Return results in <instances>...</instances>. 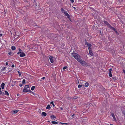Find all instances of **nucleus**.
I'll return each mask as SVG.
<instances>
[{"mask_svg":"<svg viewBox=\"0 0 125 125\" xmlns=\"http://www.w3.org/2000/svg\"><path fill=\"white\" fill-rule=\"evenodd\" d=\"M25 56V54L22 52H21V54L20 55V57H23Z\"/></svg>","mask_w":125,"mask_h":125,"instance_id":"obj_6","label":"nucleus"},{"mask_svg":"<svg viewBox=\"0 0 125 125\" xmlns=\"http://www.w3.org/2000/svg\"><path fill=\"white\" fill-rule=\"evenodd\" d=\"M101 32V31H100V32Z\"/></svg>","mask_w":125,"mask_h":125,"instance_id":"obj_57","label":"nucleus"},{"mask_svg":"<svg viewBox=\"0 0 125 125\" xmlns=\"http://www.w3.org/2000/svg\"><path fill=\"white\" fill-rule=\"evenodd\" d=\"M19 51H21V50L20 49H19Z\"/></svg>","mask_w":125,"mask_h":125,"instance_id":"obj_52","label":"nucleus"},{"mask_svg":"<svg viewBox=\"0 0 125 125\" xmlns=\"http://www.w3.org/2000/svg\"><path fill=\"white\" fill-rule=\"evenodd\" d=\"M0 94L1 95L3 96H4L5 95L4 93L1 91L0 92Z\"/></svg>","mask_w":125,"mask_h":125,"instance_id":"obj_13","label":"nucleus"},{"mask_svg":"<svg viewBox=\"0 0 125 125\" xmlns=\"http://www.w3.org/2000/svg\"><path fill=\"white\" fill-rule=\"evenodd\" d=\"M122 113L125 116V111H122Z\"/></svg>","mask_w":125,"mask_h":125,"instance_id":"obj_36","label":"nucleus"},{"mask_svg":"<svg viewBox=\"0 0 125 125\" xmlns=\"http://www.w3.org/2000/svg\"><path fill=\"white\" fill-rule=\"evenodd\" d=\"M23 92H29V93H31L32 92L31 91V90H27L26 89H23Z\"/></svg>","mask_w":125,"mask_h":125,"instance_id":"obj_4","label":"nucleus"},{"mask_svg":"<svg viewBox=\"0 0 125 125\" xmlns=\"http://www.w3.org/2000/svg\"><path fill=\"white\" fill-rule=\"evenodd\" d=\"M71 1L72 3H73L74 1L73 0H71Z\"/></svg>","mask_w":125,"mask_h":125,"instance_id":"obj_38","label":"nucleus"},{"mask_svg":"<svg viewBox=\"0 0 125 125\" xmlns=\"http://www.w3.org/2000/svg\"><path fill=\"white\" fill-rule=\"evenodd\" d=\"M65 14V15H66V16H67V17L68 18H69L70 17V16L69 15V14H68V13H67V11H66L64 13Z\"/></svg>","mask_w":125,"mask_h":125,"instance_id":"obj_5","label":"nucleus"},{"mask_svg":"<svg viewBox=\"0 0 125 125\" xmlns=\"http://www.w3.org/2000/svg\"><path fill=\"white\" fill-rule=\"evenodd\" d=\"M68 18H69V19L70 20V21H71V19L70 17Z\"/></svg>","mask_w":125,"mask_h":125,"instance_id":"obj_48","label":"nucleus"},{"mask_svg":"<svg viewBox=\"0 0 125 125\" xmlns=\"http://www.w3.org/2000/svg\"><path fill=\"white\" fill-rule=\"evenodd\" d=\"M49 57L50 62L52 63H53L54 62L53 59V57L50 55L49 56Z\"/></svg>","mask_w":125,"mask_h":125,"instance_id":"obj_3","label":"nucleus"},{"mask_svg":"<svg viewBox=\"0 0 125 125\" xmlns=\"http://www.w3.org/2000/svg\"><path fill=\"white\" fill-rule=\"evenodd\" d=\"M111 125H112V124H110Z\"/></svg>","mask_w":125,"mask_h":125,"instance_id":"obj_54","label":"nucleus"},{"mask_svg":"<svg viewBox=\"0 0 125 125\" xmlns=\"http://www.w3.org/2000/svg\"><path fill=\"white\" fill-rule=\"evenodd\" d=\"M2 34H0V37L2 36Z\"/></svg>","mask_w":125,"mask_h":125,"instance_id":"obj_50","label":"nucleus"},{"mask_svg":"<svg viewBox=\"0 0 125 125\" xmlns=\"http://www.w3.org/2000/svg\"><path fill=\"white\" fill-rule=\"evenodd\" d=\"M42 79H45V78L44 77H42Z\"/></svg>","mask_w":125,"mask_h":125,"instance_id":"obj_46","label":"nucleus"},{"mask_svg":"<svg viewBox=\"0 0 125 125\" xmlns=\"http://www.w3.org/2000/svg\"><path fill=\"white\" fill-rule=\"evenodd\" d=\"M8 64V63L7 62L6 63V65H7Z\"/></svg>","mask_w":125,"mask_h":125,"instance_id":"obj_43","label":"nucleus"},{"mask_svg":"<svg viewBox=\"0 0 125 125\" xmlns=\"http://www.w3.org/2000/svg\"><path fill=\"white\" fill-rule=\"evenodd\" d=\"M111 115L112 116L114 120H116V118L115 116V115H114V114L113 113H112L111 114Z\"/></svg>","mask_w":125,"mask_h":125,"instance_id":"obj_8","label":"nucleus"},{"mask_svg":"<svg viewBox=\"0 0 125 125\" xmlns=\"http://www.w3.org/2000/svg\"><path fill=\"white\" fill-rule=\"evenodd\" d=\"M51 118L52 119L55 118H56V116L53 115H52L50 116Z\"/></svg>","mask_w":125,"mask_h":125,"instance_id":"obj_19","label":"nucleus"},{"mask_svg":"<svg viewBox=\"0 0 125 125\" xmlns=\"http://www.w3.org/2000/svg\"><path fill=\"white\" fill-rule=\"evenodd\" d=\"M78 62L80 63L83 66L87 67L89 66V64L82 60L81 58L80 59Z\"/></svg>","mask_w":125,"mask_h":125,"instance_id":"obj_2","label":"nucleus"},{"mask_svg":"<svg viewBox=\"0 0 125 125\" xmlns=\"http://www.w3.org/2000/svg\"><path fill=\"white\" fill-rule=\"evenodd\" d=\"M82 87V85L80 84H79L78 85V88H80Z\"/></svg>","mask_w":125,"mask_h":125,"instance_id":"obj_33","label":"nucleus"},{"mask_svg":"<svg viewBox=\"0 0 125 125\" xmlns=\"http://www.w3.org/2000/svg\"><path fill=\"white\" fill-rule=\"evenodd\" d=\"M60 109L61 110H63V108L62 107H61Z\"/></svg>","mask_w":125,"mask_h":125,"instance_id":"obj_44","label":"nucleus"},{"mask_svg":"<svg viewBox=\"0 0 125 125\" xmlns=\"http://www.w3.org/2000/svg\"><path fill=\"white\" fill-rule=\"evenodd\" d=\"M67 67H68L67 66H65L63 68V70H65V69H66L67 68Z\"/></svg>","mask_w":125,"mask_h":125,"instance_id":"obj_30","label":"nucleus"},{"mask_svg":"<svg viewBox=\"0 0 125 125\" xmlns=\"http://www.w3.org/2000/svg\"><path fill=\"white\" fill-rule=\"evenodd\" d=\"M34 0V2H35V0Z\"/></svg>","mask_w":125,"mask_h":125,"instance_id":"obj_55","label":"nucleus"},{"mask_svg":"<svg viewBox=\"0 0 125 125\" xmlns=\"http://www.w3.org/2000/svg\"><path fill=\"white\" fill-rule=\"evenodd\" d=\"M42 116H46L47 114L45 112H43L42 113Z\"/></svg>","mask_w":125,"mask_h":125,"instance_id":"obj_11","label":"nucleus"},{"mask_svg":"<svg viewBox=\"0 0 125 125\" xmlns=\"http://www.w3.org/2000/svg\"><path fill=\"white\" fill-rule=\"evenodd\" d=\"M53 124H58V123L56 121H52L51 122Z\"/></svg>","mask_w":125,"mask_h":125,"instance_id":"obj_16","label":"nucleus"},{"mask_svg":"<svg viewBox=\"0 0 125 125\" xmlns=\"http://www.w3.org/2000/svg\"><path fill=\"white\" fill-rule=\"evenodd\" d=\"M19 85L20 86V87H21L22 86V84H21V83H20L19 84Z\"/></svg>","mask_w":125,"mask_h":125,"instance_id":"obj_39","label":"nucleus"},{"mask_svg":"<svg viewBox=\"0 0 125 125\" xmlns=\"http://www.w3.org/2000/svg\"><path fill=\"white\" fill-rule=\"evenodd\" d=\"M6 13V12H5L4 13V14H5Z\"/></svg>","mask_w":125,"mask_h":125,"instance_id":"obj_53","label":"nucleus"},{"mask_svg":"<svg viewBox=\"0 0 125 125\" xmlns=\"http://www.w3.org/2000/svg\"><path fill=\"white\" fill-rule=\"evenodd\" d=\"M35 5L36 6H37V3H35Z\"/></svg>","mask_w":125,"mask_h":125,"instance_id":"obj_51","label":"nucleus"},{"mask_svg":"<svg viewBox=\"0 0 125 125\" xmlns=\"http://www.w3.org/2000/svg\"><path fill=\"white\" fill-rule=\"evenodd\" d=\"M11 54V52H10L8 53V54L10 55Z\"/></svg>","mask_w":125,"mask_h":125,"instance_id":"obj_40","label":"nucleus"},{"mask_svg":"<svg viewBox=\"0 0 125 125\" xmlns=\"http://www.w3.org/2000/svg\"><path fill=\"white\" fill-rule=\"evenodd\" d=\"M74 115H74V114H73V115H72L71 116H72V117H73V116H74Z\"/></svg>","mask_w":125,"mask_h":125,"instance_id":"obj_47","label":"nucleus"},{"mask_svg":"<svg viewBox=\"0 0 125 125\" xmlns=\"http://www.w3.org/2000/svg\"><path fill=\"white\" fill-rule=\"evenodd\" d=\"M86 45L87 46H88V49L89 50H91V46L92 45L91 44H89L88 43L87 45Z\"/></svg>","mask_w":125,"mask_h":125,"instance_id":"obj_7","label":"nucleus"},{"mask_svg":"<svg viewBox=\"0 0 125 125\" xmlns=\"http://www.w3.org/2000/svg\"><path fill=\"white\" fill-rule=\"evenodd\" d=\"M60 123L61 124H62V125H63L64 124H65L64 123Z\"/></svg>","mask_w":125,"mask_h":125,"instance_id":"obj_49","label":"nucleus"},{"mask_svg":"<svg viewBox=\"0 0 125 125\" xmlns=\"http://www.w3.org/2000/svg\"><path fill=\"white\" fill-rule=\"evenodd\" d=\"M104 22L105 24H106L107 25L109 24V23L105 21H104Z\"/></svg>","mask_w":125,"mask_h":125,"instance_id":"obj_17","label":"nucleus"},{"mask_svg":"<svg viewBox=\"0 0 125 125\" xmlns=\"http://www.w3.org/2000/svg\"><path fill=\"white\" fill-rule=\"evenodd\" d=\"M123 72L125 74V70H123Z\"/></svg>","mask_w":125,"mask_h":125,"instance_id":"obj_45","label":"nucleus"},{"mask_svg":"<svg viewBox=\"0 0 125 125\" xmlns=\"http://www.w3.org/2000/svg\"><path fill=\"white\" fill-rule=\"evenodd\" d=\"M21 52H19L18 53H17V54H21Z\"/></svg>","mask_w":125,"mask_h":125,"instance_id":"obj_37","label":"nucleus"},{"mask_svg":"<svg viewBox=\"0 0 125 125\" xmlns=\"http://www.w3.org/2000/svg\"><path fill=\"white\" fill-rule=\"evenodd\" d=\"M84 42L85 43V44L86 45H88V43L86 39H85L84 40Z\"/></svg>","mask_w":125,"mask_h":125,"instance_id":"obj_18","label":"nucleus"},{"mask_svg":"<svg viewBox=\"0 0 125 125\" xmlns=\"http://www.w3.org/2000/svg\"><path fill=\"white\" fill-rule=\"evenodd\" d=\"M6 68V67H4L2 68V69H1V70L2 71H3L4 70H5V69Z\"/></svg>","mask_w":125,"mask_h":125,"instance_id":"obj_23","label":"nucleus"},{"mask_svg":"<svg viewBox=\"0 0 125 125\" xmlns=\"http://www.w3.org/2000/svg\"><path fill=\"white\" fill-rule=\"evenodd\" d=\"M107 26H108V27L111 29L112 28V26L109 23L108 24Z\"/></svg>","mask_w":125,"mask_h":125,"instance_id":"obj_25","label":"nucleus"},{"mask_svg":"<svg viewBox=\"0 0 125 125\" xmlns=\"http://www.w3.org/2000/svg\"><path fill=\"white\" fill-rule=\"evenodd\" d=\"M48 122H50V121H48Z\"/></svg>","mask_w":125,"mask_h":125,"instance_id":"obj_56","label":"nucleus"},{"mask_svg":"<svg viewBox=\"0 0 125 125\" xmlns=\"http://www.w3.org/2000/svg\"><path fill=\"white\" fill-rule=\"evenodd\" d=\"M5 85V84L4 83H2L1 84V87L2 89H4V86Z\"/></svg>","mask_w":125,"mask_h":125,"instance_id":"obj_12","label":"nucleus"},{"mask_svg":"<svg viewBox=\"0 0 125 125\" xmlns=\"http://www.w3.org/2000/svg\"><path fill=\"white\" fill-rule=\"evenodd\" d=\"M61 10L62 13H64L66 11L63 8H61Z\"/></svg>","mask_w":125,"mask_h":125,"instance_id":"obj_14","label":"nucleus"},{"mask_svg":"<svg viewBox=\"0 0 125 125\" xmlns=\"http://www.w3.org/2000/svg\"><path fill=\"white\" fill-rule=\"evenodd\" d=\"M89 54L91 56H92L93 55V54L91 50H89Z\"/></svg>","mask_w":125,"mask_h":125,"instance_id":"obj_9","label":"nucleus"},{"mask_svg":"<svg viewBox=\"0 0 125 125\" xmlns=\"http://www.w3.org/2000/svg\"><path fill=\"white\" fill-rule=\"evenodd\" d=\"M111 29L113 30L114 31L116 30L113 27H112V28H111Z\"/></svg>","mask_w":125,"mask_h":125,"instance_id":"obj_32","label":"nucleus"},{"mask_svg":"<svg viewBox=\"0 0 125 125\" xmlns=\"http://www.w3.org/2000/svg\"><path fill=\"white\" fill-rule=\"evenodd\" d=\"M109 75L110 77H112V75L111 73H109Z\"/></svg>","mask_w":125,"mask_h":125,"instance_id":"obj_26","label":"nucleus"},{"mask_svg":"<svg viewBox=\"0 0 125 125\" xmlns=\"http://www.w3.org/2000/svg\"><path fill=\"white\" fill-rule=\"evenodd\" d=\"M72 56L76 59L78 62L81 58V56L78 54L76 53L73 52L72 53Z\"/></svg>","mask_w":125,"mask_h":125,"instance_id":"obj_1","label":"nucleus"},{"mask_svg":"<svg viewBox=\"0 0 125 125\" xmlns=\"http://www.w3.org/2000/svg\"><path fill=\"white\" fill-rule=\"evenodd\" d=\"M115 31L116 33H118L117 31L116 30Z\"/></svg>","mask_w":125,"mask_h":125,"instance_id":"obj_42","label":"nucleus"},{"mask_svg":"<svg viewBox=\"0 0 125 125\" xmlns=\"http://www.w3.org/2000/svg\"><path fill=\"white\" fill-rule=\"evenodd\" d=\"M112 78L113 79H114V80H116V77H112Z\"/></svg>","mask_w":125,"mask_h":125,"instance_id":"obj_31","label":"nucleus"},{"mask_svg":"<svg viewBox=\"0 0 125 125\" xmlns=\"http://www.w3.org/2000/svg\"><path fill=\"white\" fill-rule=\"evenodd\" d=\"M50 103L52 104V105H53V107H54L55 106V105L54 104V103H53V102H51Z\"/></svg>","mask_w":125,"mask_h":125,"instance_id":"obj_29","label":"nucleus"},{"mask_svg":"<svg viewBox=\"0 0 125 125\" xmlns=\"http://www.w3.org/2000/svg\"><path fill=\"white\" fill-rule=\"evenodd\" d=\"M5 95H6L7 96H8L9 95V94L8 92L7 91H6L5 92Z\"/></svg>","mask_w":125,"mask_h":125,"instance_id":"obj_22","label":"nucleus"},{"mask_svg":"<svg viewBox=\"0 0 125 125\" xmlns=\"http://www.w3.org/2000/svg\"><path fill=\"white\" fill-rule=\"evenodd\" d=\"M11 48L13 50H14L16 49L15 47L14 46H12L11 47Z\"/></svg>","mask_w":125,"mask_h":125,"instance_id":"obj_21","label":"nucleus"},{"mask_svg":"<svg viewBox=\"0 0 125 125\" xmlns=\"http://www.w3.org/2000/svg\"><path fill=\"white\" fill-rule=\"evenodd\" d=\"M18 111L17 110H15L11 111V113L12 114H16L17 113Z\"/></svg>","mask_w":125,"mask_h":125,"instance_id":"obj_10","label":"nucleus"},{"mask_svg":"<svg viewBox=\"0 0 125 125\" xmlns=\"http://www.w3.org/2000/svg\"><path fill=\"white\" fill-rule=\"evenodd\" d=\"M29 87V86L28 85H25L24 87V89H26L28 88Z\"/></svg>","mask_w":125,"mask_h":125,"instance_id":"obj_24","label":"nucleus"},{"mask_svg":"<svg viewBox=\"0 0 125 125\" xmlns=\"http://www.w3.org/2000/svg\"><path fill=\"white\" fill-rule=\"evenodd\" d=\"M35 86H32L31 88V90L32 91H33V90H34V88H35Z\"/></svg>","mask_w":125,"mask_h":125,"instance_id":"obj_27","label":"nucleus"},{"mask_svg":"<svg viewBox=\"0 0 125 125\" xmlns=\"http://www.w3.org/2000/svg\"><path fill=\"white\" fill-rule=\"evenodd\" d=\"M89 85V83L88 82H86L85 83V87H88Z\"/></svg>","mask_w":125,"mask_h":125,"instance_id":"obj_15","label":"nucleus"},{"mask_svg":"<svg viewBox=\"0 0 125 125\" xmlns=\"http://www.w3.org/2000/svg\"><path fill=\"white\" fill-rule=\"evenodd\" d=\"M25 79H23L22 81V84H25Z\"/></svg>","mask_w":125,"mask_h":125,"instance_id":"obj_28","label":"nucleus"},{"mask_svg":"<svg viewBox=\"0 0 125 125\" xmlns=\"http://www.w3.org/2000/svg\"><path fill=\"white\" fill-rule=\"evenodd\" d=\"M11 67H12V68H13L14 67V64H13L11 66Z\"/></svg>","mask_w":125,"mask_h":125,"instance_id":"obj_41","label":"nucleus"},{"mask_svg":"<svg viewBox=\"0 0 125 125\" xmlns=\"http://www.w3.org/2000/svg\"><path fill=\"white\" fill-rule=\"evenodd\" d=\"M18 73L19 74V76H20L21 74V72H20L19 71H18Z\"/></svg>","mask_w":125,"mask_h":125,"instance_id":"obj_35","label":"nucleus"},{"mask_svg":"<svg viewBox=\"0 0 125 125\" xmlns=\"http://www.w3.org/2000/svg\"><path fill=\"white\" fill-rule=\"evenodd\" d=\"M112 68H110L109 69V73H111V72L112 71Z\"/></svg>","mask_w":125,"mask_h":125,"instance_id":"obj_34","label":"nucleus"},{"mask_svg":"<svg viewBox=\"0 0 125 125\" xmlns=\"http://www.w3.org/2000/svg\"><path fill=\"white\" fill-rule=\"evenodd\" d=\"M51 108V107L50 106V105L49 104H48L46 107V109H50Z\"/></svg>","mask_w":125,"mask_h":125,"instance_id":"obj_20","label":"nucleus"}]
</instances>
